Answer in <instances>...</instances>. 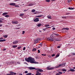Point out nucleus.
Returning <instances> with one entry per match:
<instances>
[{"label":"nucleus","mask_w":75,"mask_h":75,"mask_svg":"<svg viewBox=\"0 0 75 75\" xmlns=\"http://www.w3.org/2000/svg\"><path fill=\"white\" fill-rule=\"evenodd\" d=\"M25 59L26 61L31 64H38V62H36L34 58H33L32 57H30L28 58H25Z\"/></svg>","instance_id":"f257e3e1"},{"label":"nucleus","mask_w":75,"mask_h":75,"mask_svg":"<svg viewBox=\"0 0 75 75\" xmlns=\"http://www.w3.org/2000/svg\"><path fill=\"white\" fill-rule=\"evenodd\" d=\"M54 67H51L50 68V67H47L46 68V69L47 70H52V69H54Z\"/></svg>","instance_id":"f03ea898"},{"label":"nucleus","mask_w":75,"mask_h":75,"mask_svg":"<svg viewBox=\"0 0 75 75\" xmlns=\"http://www.w3.org/2000/svg\"><path fill=\"white\" fill-rule=\"evenodd\" d=\"M9 73H10V74H11V75H16V73H14L13 71H10Z\"/></svg>","instance_id":"7ed1b4c3"},{"label":"nucleus","mask_w":75,"mask_h":75,"mask_svg":"<svg viewBox=\"0 0 75 75\" xmlns=\"http://www.w3.org/2000/svg\"><path fill=\"white\" fill-rule=\"evenodd\" d=\"M64 65H65V64H60L57 67H56L55 68H59V67H61V66H63Z\"/></svg>","instance_id":"20e7f679"},{"label":"nucleus","mask_w":75,"mask_h":75,"mask_svg":"<svg viewBox=\"0 0 75 75\" xmlns=\"http://www.w3.org/2000/svg\"><path fill=\"white\" fill-rule=\"evenodd\" d=\"M28 69H29L30 70H33V69H35V67H28Z\"/></svg>","instance_id":"39448f33"},{"label":"nucleus","mask_w":75,"mask_h":75,"mask_svg":"<svg viewBox=\"0 0 75 75\" xmlns=\"http://www.w3.org/2000/svg\"><path fill=\"white\" fill-rule=\"evenodd\" d=\"M39 18H36L34 20V21L35 22H38L39 21Z\"/></svg>","instance_id":"423d86ee"},{"label":"nucleus","mask_w":75,"mask_h":75,"mask_svg":"<svg viewBox=\"0 0 75 75\" xmlns=\"http://www.w3.org/2000/svg\"><path fill=\"white\" fill-rule=\"evenodd\" d=\"M18 42V41H15L13 42V44L16 45L17 44Z\"/></svg>","instance_id":"0eeeda50"},{"label":"nucleus","mask_w":75,"mask_h":75,"mask_svg":"<svg viewBox=\"0 0 75 75\" xmlns=\"http://www.w3.org/2000/svg\"><path fill=\"white\" fill-rule=\"evenodd\" d=\"M9 5H10V6H16V4H15V3H11L9 4Z\"/></svg>","instance_id":"6e6552de"},{"label":"nucleus","mask_w":75,"mask_h":75,"mask_svg":"<svg viewBox=\"0 0 75 75\" xmlns=\"http://www.w3.org/2000/svg\"><path fill=\"white\" fill-rule=\"evenodd\" d=\"M36 73L35 74L36 75H40L41 74V73H40V72L36 71Z\"/></svg>","instance_id":"1a4fd4ad"},{"label":"nucleus","mask_w":75,"mask_h":75,"mask_svg":"<svg viewBox=\"0 0 75 75\" xmlns=\"http://www.w3.org/2000/svg\"><path fill=\"white\" fill-rule=\"evenodd\" d=\"M34 41H35V44H37V43L38 42V39H36Z\"/></svg>","instance_id":"9d476101"},{"label":"nucleus","mask_w":75,"mask_h":75,"mask_svg":"<svg viewBox=\"0 0 75 75\" xmlns=\"http://www.w3.org/2000/svg\"><path fill=\"white\" fill-rule=\"evenodd\" d=\"M69 30V28H64L62 29V30Z\"/></svg>","instance_id":"9b49d317"},{"label":"nucleus","mask_w":75,"mask_h":75,"mask_svg":"<svg viewBox=\"0 0 75 75\" xmlns=\"http://www.w3.org/2000/svg\"><path fill=\"white\" fill-rule=\"evenodd\" d=\"M12 23L13 24H18V22L17 21H13L12 22Z\"/></svg>","instance_id":"f8f14e48"},{"label":"nucleus","mask_w":75,"mask_h":75,"mask_svg":"<svg viewBox=\"0 0 75 75\" xmlns=\"http://www.w3.org/2000/svg\"><path fill=\"white\" fill-rule=\"evenodd\" d=\"M33 5H34V4H28V6H32Z\"/></svg>","instance_id":"ddd939ff"},{"label":"nucleus","mask_w":75,"mask_h":75,"mask_svg":"<svg viewBox=\"0 0 75 75\" xmlns=\"http://www.w3.org/2000/svg\"><path fill=\"white\" fill-rule=\"evenodd\" d=\"M10 62L11 63V65H13V64H14V61H11Z\"/></svg>","instance_id":"4468645a"},{"label":"nucleus","mask_w":75,"mask_h":75,"mask_svg":"<svg viewBox=\"0 0 75 75\" xmlns=\"http://www.w3.org/2000/svg\"><path fill=\"white\" fill-rule=\"evenodd\" d=\"M69 71H71V72H74L75 71V70L73 69H72V68H71L69 70Z\"/></svg>","instance_id":"2eb2a0df"},{"label":"nucleus","mask_w":75,"mask_h":75,"mask_svg":"<svg viewBox=\"0 0 75 75\" xmlns=\"http://www.w3.org/2000/svg\"><path fill=\"white\" fill-rule=\"evenodd\" d=\"M43 15H39L36 16V17H37L38 18H39V17H42Z\"/></svg>","instance_id":"dca6fc26"},{"label":"nucleus","mask_w":75,"mask_h":75,"mask_svg":"<svg viewBox=\"0 0 75 75\" xmlns=\"http://www.w3.org/2000/svg\"><path fill=\"white\" fill-rule=\"evenodd\" d=\"M6 40L5 39H4L2 40H0V42H5Z\"/></svg>","instance_id":"f3484780"},{"label":"nucleus","mask_w":75,"mask_h":75,"mask_svg":"<svg viewBox=\"0 0 75 75\" xmlns=\"http://www.w3.org/2000/svg\"><path fill=\"white\" fill-rule=\"evenodd\" d=\"M8 13L7 12H5L3 13L2 15L3 16H5V15H6V14H7Z\"/></svg>","instance_id":"a211bd4d"},{"label":"nucleus","mask_w":75,"mask_h":75,"mask_svg":"<svg viewBox=\"0 0 75 75\" xmlns=\"http://www.w3.org/2000/svg\"><path fill=\"white\" fill-rule=\"evenodd\" d=\"M43 70L41 69H39V72H43Z\"/></svg>","instance_id":"6ab92c4d"},{"label":"nucleus","mask_w":75,"mask_h":75,"mask_svg":"<svg viewBox=\"0 0 75 75\" xmlns=\"http://www.w3.org/2000/svg\"><path fill=\"white\" fill-rule=\"evenodd\" d=\"M7 37H8L7 35H5L3 36V37H4V38H7Z\"/></svg>","instance_id":"aec40b11"},{"label":"nucleus","mask_w":75,"mask_h":75,"mask_svg":"<svg viewBox=\"0 0 75 75\" xmlns=\"http://www.w3.org/2000/svg\"><path fill=\"white\" fill-rule=\"evenodd\" d=\"M59 56V54H58L55 57V58H57V57H58Z\"/></svg>","instance_id":"412c9836"},{"label":"nucleus","mask_w":75,"mask_h":75,"mask_svg":"<svg viewBox=\"0 0 75 75\" xmlns=\"http://www.w3.org/2000/svg\"><path fill=\"white\" fill-rule=\"evenodd\" d=\"M24 13H21L19 15L20 17H22L23 16H24Z\"/></svg>","instance_id":"4be33fe9"},{"label":"nucleus","mask_w":75,"mask_h":75,"mask_svg":"<svg viewBox=\"0 0 75 75\" xmlns=\"http://www.w3.org/2000/svg\"><path fill=\"white\" fill-rule=\"evenodd\" d=\"M5 17H6L7 18H8V17H9L10 16L8 15H6L5 16Z\"/></svg>","instance_id":"5701e85b"},{"label":"nucleus","mask_w":75,"mask_h":75,"mask_svg":"<svg viewBox=\"0 0 75 75\" xmlns=\"http://www.w3.org/2000/svg\"><path fill=\"white\" fill-rule=\"evenodd\" d=\"M41 25V23H39L38 24L37 26L38 27H40Z\"/></svg>","instance_id":"b1692460"},{"label":"nucleus","mask_w":75,"mask_h":75,"mask_svg":"<svg viewBox=\"0 0 75 75\" xmlns=\"http://www.w3.org/2000/svg\"><path fill=\"white\" fill-rule=\"evenodd\" d=\"M45 27H49L50 26V25L49 24L46 25H45Z\"/></svg>","instance_id":"393cba45"},{"label":"nucleus","mask_w":75,"mask_h":75,"mask_svg":"<svg viewBox=\"0 0 75 75\" xmlns=\"http://www.w3.org/2000/svg\"><path fill=\"white\" fill-rule=\"evenodd\" d=\"M62 71L63 72H66L67 70L65 69H62Z\"/></svg>","instance_id":"a878e982"},{"label":"nucleus","mask_w":75,"mask_h":75,"mask_svg":"<svg viewBox=\"0 0 75 75\" xmlns=\"http://www.w3.org/2000/svg\"><path fill=\"white\" fill-rule=\"evenodd\" d=\"M7 65H9L10 64L11 65L10 61V62H8L7 63Z\"/></svg>","instance_id":"bb28decb"},{"label":"nucleus","mask_w":75,"mask_h":75,"mask_svg":"<svg viewBox=\"0 0 75 75\" xmlns=\"http://www.w3.org/2000/svg\"><path fill=\"white\" fill-rule=\"evenodd\" d=\"M35 57L36 59H40V58H39V56H35Z\"/></svg>","instance_id":"cd10ccee"},{"label":"nucleus","mask_w":75,"mask_h":75,"mask_svg":"<svg viewBox=\"0 0 75 75\" xmlns=\"http://www.w3.org/2000/svg\"><path fill=\"white\" fill-rule=\"evenodd\" d=\"M31 74H32L31 73H28L26 74V75H31Z\"/></svg>","instance_id":"c85d7f7f"},{"label":"nucleus","mask_w":75,"mask_h":75,"mask_svg":"<svg viewBox=\"0 0 75 75\" xmlns=\"http://www.w3.org/2000/svg\"><path fill=\"white\" fill-rule=\"evenodd\" d=\"M53 34L54 35H56V36H58L59 35V34H55V33H53Z\"/></svg>","instance_id":"c756f323"},{"label":"nucleus","mask_w":75,"mask_h":75,"mask_svg":"<svg viewBox=\"0 0 75 75\" xmlns=\"http://www.w3.org/2000/svg\"><path fill=\"white\" fill-rule=\"evenodd\" d=\"M13 48H16V47H17V45H15L13 46Z\"/></svg>","instance_id":"7c9ffc66"},{"label":"nucleus","mask_w":75,"mask_h":75,"mask_svg":"<svg viewBox=\"0 0 75 75\" xmlns=\"http://www.w3.org/2000/svg\"><path fill=\"white\" fill-rule=\"evenodd\" d=\"M47 18H49V19H51V16H47Z\"/></svg>","instance_id":"2f4dec72"},{"label":"nucleus","mask_w":75,"mask_h":75,"mask_svg":"<svg viewBox=\"0 0 75 75\" xmlns=\"http://www.w3.org/2000/svg\"><path fill=\"white\" fill-rule=\"evenodd\" d=\"M35 70H36V71H38L39 72V71L40 70V69H38V68H37L35 69Z\"/></svg>","instance_id":"473e14b6"},{"label":"nucleus","mask_w":75,"mask_h":75,"mask_svg":"<svg viewBox=\"0 0 75 75\" xmlns=\"http://www.w3.org/2000/svg\"><path fill=\"white\" fill-rule=\"evenodd\" d=\"M69 9V10H74V8H71V7H69L68 8Z\"/></svg>","instance_id":"72a5a7b5"},{"label":"nucleus","mask_w":75,"mask_h":75,"mask_svg":"<svg viewBox=\"0 0 75 75\" xmlns=\"http://www.w3.org/2000/svg\"><path fill=\"white\" fill-rule=\"evenodd\" d=\"M45 1L46 2H50V0H46Z\"/></svg>","instance_id":"f704fd0d"},{"label":"nucleus","mask_w":75,"mask_h":75,"mask_svg":"<svg viewBox=\"0 0 75 75\" xmlns=\"http://www.w3.org/2000/svg\"><path fill=\"white\" fill-rule=\"evenodd\" d=\"M62 18H64V19H65L66 18V17L65 16H63V17H62Z\"/></svg>","instance_id":"c9c22d12"},{"label":"nucleus","mask_w":75,"mask_h":75,"mask_svg":"<svg viewBox=\"0 0 75 75\" xmlns=\"http://www.w3.org/2000/svg\"><path fill=\"white\" fill-rule=\"evenodd\" d=\"M36 49L35 48V49H33L32 51H36Z\"/></svg>","instance_id":"e433bc0d"},{"label":"nucleus","mask_w":75,"mask_h":75,"mask_svg":"<svg viewBox=\"0 0 75 75\" xmlns=\"http://www.w3.org/2000/svg\"><path fill=\"white\" fill-rule=\"evenodd\" d=\"M21 46L17 48V49H18V50H20V49L21 48Z\"/></svg>","instance_id":"4c0bfd02"},{"label":"nucleus","mask_w":75,"mask_h":75,"mask_svg":"<svg viewBox=\"0 0 75 75\" xmlns=\"http://www.w3.org/2000/svg\"><path fill=\"white\" fill-rule=\"evenodd\" d=\"M35 10L34 9H33L32 11V12H35Z\"/></svg>","instance_id":"58836bf2"},{"label":"nucleus","mask_w":75,"mask_h":75,"mask_svg":"<svg viewBox=\"0 0 75 75\" xmlns=\"http://www.w3.org/2000/svg\"><path fill=\"white\" fill-rule=\"evenodd\" d=\"M50 41H54V40H53L52 39L50 38Z\"/></svg>","instance_id":"ea45409f"},{"label":"nucleus","mask_w":75,"mask_h":75,"mask_svg":"<svg viewBox=\"0 0 75 75\" xmlns=\"http://www.w3.org/2000/svg\"><path fill=\"white\" fill-rule=\"evenodd\" d=\"M62 72H58V74H62Z\"/></svg>","instance_id":"a19ab883"},{"label":"nucleus","mask_w":75,"mask_h":75,"mask_svg":"<svg viewBox=\"0 0 75 75\" xmlns=\"http://www.w3.org/2000/svg\"><path fill=\"white\" fill-rule=\"evenodd\" d=\"M15 7H19V6H18V5H15Z\"/></svg>","instance_id":"79ce46f5"},{"label":"nucleus","mask_w":75,"mask_h":75,"mask_svg":"<svg viewBox=\"0 0 75 75\" xmlns=\"http://www.w3.org/2000/svg\"><path fill=\"white\" fill-rule=\"evenodd\" d=\"M28 71H25V74H27V73H28Z\"/></svg>","instance_id":"37998d69"},{"label":"nucleus","mask_w":75,"mask_h":75,"mask_svg":"<svg viewBox=\"0 0 75 75\" xmlns=\"http://www.w3.org/2000/svg\"><path fill=\"white\" fill-rule=\"evenodd\" d=\"M71 1H72V0H68V2H69V3H70Z\"/></svg>","instance_id":"c03bdc74"},{"label":"nucleus","mask_w":75,"mask_h":75,"mask_svg":"<svg viewBox=\"0 0 75 75\" xmlns=\"http://www.w3.org/2000/svg\"><path fill=\"white\" fill-rule=\"evenodd\" d=\"M72 55H75V53H72Z\"/></svg>","instance_id":"a18cd8bd"},{"label":"nucleus","mask_w":75,"mask_h":75,"mask_svg":"<svg viewBox=\"0 0 75 75\" xmlns=\"http://www.w3.org/2000/svg\"><path fill=\"white\" fill-rule=\"evenodd\" d=\"M19 29H20V28H16V30H19Z\"/></svg>","instance_id":"49530a36"},{"label":"nucleus","mask_w":75,"mask_h":75,"mask_svg":"<svg viewBox=\"0 0 75 75\" xmlns=\"http://www.w3.org/2000/svg\"><path fill=\"white\" fill-rule=\"evenodd\" d=\"M52 57H54L55 56V54H52Z\"/></svg>","instance_id":"de8ad7c7"},{"label":"nucleus","mask_w":75,"mask_h":75,"mask_svg":"<svg viewBox=\"0 0 75 75\" xmlns=\"http://www.w3.org/2000/svg\"><path fill=\"white\" fill-rule=\"evenodd\" d=\"M24 33H25V31H23L22 34H24Z\"/></svg>","instance_id":"09e8293b"},{"label":"nucleus","mask_w":75,"mask_h":75,"mask_svg":"<svg viewBox=\"0 0 75 75\" xmlns=\"http://www.w3.org/2000/svg\"><path fill=\"white\" fill-rule=\"evenodd\" d=\"M2 22H3V21H2L1 20H0V23H2Z\"/></svg>","instance_id":"8fccbe9b"},{"label":"nucleus","mask_w":75,"mask_h":75,"mask_svg":"<svg viewBox=\"0 0 75 75\" xmlns=\"http://www.w3.org/2000/svg\"><path fill=\"white\" fill-rule=\"evenodd\" d=\"M38 53H40V50H38Z\"/></svg>","instance_id":"3c124183"},{"label":"nucleus","mask_w":75,"mask_h":75,"mask_svg":"<svg viewBox=\"0 0 75 75\" xmlns=\"http://www.w3.org/2000/svg\"><path fill=\"white\" fill-rule=\"evenodd\" d=\"M50 37L51 38H52V39H53V38H54V37H52V35L50 36Z\"/></svg>","instance_id":"603ef678"},{"label":"nucleus","mask_w":75,"mask_h":75,"mask_svg":"<svg viewBox=\"0 0 75 75\" xmlns=\"http://www.w3.org/2000/svg\"><path fill=\"white\" fill-rule=\"evenodd\" d=\"M42 55L43 56H45L46 55V54H42Z\"/></svg>","instance_id":"864d4df0"},{"label":"nucleus","mask_w":75,"mask_h":75,"mask_svg":"<svg viewBox=\"0 0 75 75\" xmlns=\"http://www.w3.org/2000/svg\"><path fill=\"white\" fill-rule=\"evenodd\" d=\"M17 64H20V62H17Z\"/></svg>","instance_id":"5fc2aeb1"},{"label":"nucleus","mask_w":75,"mask_h":75,"mask_svg":"<svg viewBox=\"0 0 75 75\" xmlns=\"http://www.w3.org/2000/svg\"><path fill=\"white\" fill-rule=\"evenodd\" d=\"M25 50V47H24L23 48V51H24V50Z\"/></svg>","instance_id":"6e6d98bb"},{"label":"nucleus","mask_w":75,"mask_h":75,"mask_svg":"<svg viewBox=\"0 0 75 75\" xmlns=\"http://www.w3.org/2000/svg\"><path fill=\"white\" fill-rule=\"evenodd\" d=\"M56 75H61V74H59V73H57L56 74Z\"/></svg>","instance_id":"4d7b16f0"},{"label":"nucleus","mask_w":75,"mask_h":75,"mask_svg":"<svg viewBox=\"0 0 75 75\" xmlns=\"http://www.w3.org/2000/svg\"><path fill=\"white\" fill-rule=\"evenodd\" d=\"M50 39H51V38H47L48 40H50Z\"/></svg>","instance_id":"13d9d810"},{"label":"nucleus","mask_w":75,"mask_h":75,"mask_svg":"<svg viewBox=\"0 0 75 75\" xmlns=\"http://www.w3.org/2000/svg\"><path fill=\"white\" fill-rule=\"evenodd\" d=\"M39 45H40V46H41V47H42V43L40 44Z\"/></svg>","instance_id":"bf43d9fd"},{"label":"nucleus","mask_w":75,"mask_h":75,"mask_svg":"<svg viewBox=\"0 0 75 75\" xmlns=\"http://www.w3.org/2000/svg\"><path fill=\"white\" fill-rule=\"evenodd\" d=\"M0 20H4V19L3 18H0Z\"/></svg>","instance_id":"052dcab7"},{"label":"nucleus","mask_w":75,"mask_h":75,"mask_svg":"<svg viewBox=\"0 0 75 75\" xmlns=\"http://www.w3.org/2000/svg\"><path fill=\"white\" fill-rule=\"evenodd\" d=\"M57 48H60L61 47L59 46H57Z\"/></svg>","instance_id":"680f3d73"},{"label":"nucleus","mask_w":75,"mask_h":75,"mask_svg":"<svg viewBox=\"0 0 75 75\" xmlns=\"http://www.w3.org/2000/svg\"><path fill=\"white\" fill-rule=\"evenodd\" d=\"M17 62H15V65H17Z\"/></svg>","instance_id":"e2e57ef3"},{"label":"nucleus","mask_w":75,"mask_h":75,"mask_svg":"<svg viewBox=\"0 0 75 75\" xmlns=\"http://www.w3.org/2000/svg\"><path fill=\"white\" fill-rule=\"evenodd\" d=\"M55 29V28L54 27H53L52 28V29L53 30H54Z\"/></svg>","instance_id":"0e129e2a"},{"label":"nucleus","mask_w":75,"mask_h":75,"mask_svg":"<svg viewBox=\"0 0 75 75\" xmlns=\"http://www.w3.org/2000/svg\"><path fill=\"white\" fill-rule=\"evenodd\" d=\"M69 13H66V15H69Z\"/></svg>","instance_id":"69168bd1"},{"label":"nucleus","mask_w":75,"mask_h":75,"mask_svg":"<svg viewBox=\"0 0 75 75\" xmlns=\"http://www.w3.org/2000/svg\"><path fill=\"white\" fill-rule=\"evenodd\" d=\"M51 28V27H48L47 28H46V29H47V28Z\"/></svg>","instance_id":"338daca9"},{"label":"nucleus","mask_w":75,"mask_h":75,"mask_svg":"<svg viewBox=\"0 0 75 75\" xmlns=\"http://www.w3.org/2000/svg\"><path fill=\"white\" fill-rule=\"evenodd\" d=\"M3 38H0V40H3Z\"/></svg>","instance_id":"774afa93"}]
</instances>
